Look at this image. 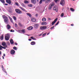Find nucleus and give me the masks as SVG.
Here are the masks:
<instances>
[{"instance_id":"f257e3e1","label":"nucleus","mask_w":79,"mask_h":79,"mask_svg":"<svg viewBox=\"0 0 79 79\" xmlns=\"http://www.w3.org/2000/svg\"><path fill=\"white\" fill-rule=\"evenodd\" d=\"M2 18L4 19V21L5 23L8 24V18L6 16L4 15H2Z\"/></svg>"},{"instance_id":"f03ea898","label":"nucleus","mask_w":79,"mask_h":79,"mask_svg":"<svg viewBox=\"0 0 79 79\" xmlns=\"http://www.w3.org/2000/svg\"><path fill=\"white\" fill-rule=\"evenodd\" d=\"M55 5V3L54 2H52L49 6V7L48 8L49 10H51L52 8V6H54Z\"/></svg>"},{"instance_id":"7ed1b4c3","label":"nucleus","mask_w":79,"mask_h":79,"mask_svg":"<svg viewBox=\"0 0 79 79\" xmlns=\"http://www.w3.org/2000/svg\"><path fill=\"white\" fill-rule=\"evenodd\" d=\"M15 12L17 14H22V11L18 9H16L15 10Z\"/></svg>"},{"instance_id":"20e7f679","label":"nucleus","mask_w":79,"mask_h":79,"mask_svg":"<svg viewBox=\"0 0 79 79\" xmlns=\"http://www.w3.org/2000/svg\"><path fill=\"white\" fill-rule=\"evenodd\" d=\"M10 39V35L7 34L5 36V39L6 40H8Z\"/></svg>"},{"instance_id":"39448f33","label":"nucleus","mask_w":79,"mask_h":79,"mask_svg":"<svg viewBox=\"0 0 79 79\" xmlns=\"http://www.w3.org/2000/svg\"><path fill=\"white\" fill-rule=\"evenodd\" d=\"M60 5L62 6H64L65 5V1L64 0H61L60 3Z\"/></svg>"},{"instance_id":"423d86ee","label":"nucleus","mask_w":79,"mask_h":79,"mask_svg":"<svg viewBox=\"0 0 79 79\" xmlns=\"http://www.w3.org/2000/svg\"><path fill=\"white\" fill-rule=\"evenodd\" d=\"M39 26V24H35L34 25V27L35 29H37V28H38Z\"/></svg>"},{"instance_id":"0eeeda50","label":"nucleus","mask_w":79,"mask_h":79,"mask_svg":"<svg viewBox=\"0 0 79 79\" xmlns=\"http://www.w3.org/2000/svg\"><path fill=\"white\" fill-rule=\"evenodd\" d=\"M47 29V26H43L40 27V30H44V29Z\"/></svg>"},{"instance_id":"6e6552de","label":"nucleus","mask_w":79,"mask_h":79,"mask_svg":"<svg viewBox=\"0 0 79 79\" xmlns=\"http://www.w3.org/2000/svg\"><path fill=\"white\" fill-rule=\"evenodd\" d=\"M6 2L9 5H11V0H6Z\"/></svg>"},{"instance_id":"1a4fd4ad","label":"nucleus","mask_w":79,"mask_h":79,"mask_svg":"<svg viewBox=\"0 0 79 79\" xmlns=\"http://www.w3.org/2000/svg\"><path fill=\"white\" fill-rule=\"evenodd\" d=\"M58 20V18H56L55 20H54V21H53L52 23V25H53V24H54L56 22V21H57V20Z\"/></svg>"},{"instance_id":"9d476101","label":"nucleus","mask_w":79,"mask_h":79,"mask_svg":"<svg viewBox=\"0 0 79 79\" xmlns=\"http://www.w3.org/2000/svg\"><path fill=\"white\" fill-rule=\"evenodd\" d=\"M2 45L5 47H7V45L6 44V43L5 42H3L2 43Z\"/></svg>"},{"instance_id":"9b49d317","label":"nucleus","mask_w":79,"mask_h":79,"mask_svg":"<svg viewBox=\"0 0 79 79\" xmlns=\"http://www.w3.org/2000/svg\"><path fill=\"white\" fill-rule=\"evenodd\" d=\"M10 53L12 55H14L15 53V51L14 50H11L10 51Z\"/></svg>"},{"instance_id":"f8f14e48","label":"nucleus","mask_w":79,"mask_h":79,"mask_svg":"<svg viewBox=\"0 0 79 79\" xmlns=\"http://www.w3.org/2000/svg\"><path fill=\"white\" fill-rule=\"evenodd\" d=\"M31 2L33 4H35L36 2V0H31Z\"/></svg>"},{"instance_id":"ddd939ff","label":"nucleus","mask_w":79,"mask_h":79,"mask_svg":"<svg viewBox=\"0 0 79 79\" xmlns=\"http://www.w3.org/2000/svg\"><path fill=\"white\" fill-rule=\"evenodd\" d=\"M50 2V0H46L45 2V4H49Z\"/></svg>"},{"instance_id":"4468645a","label":"nucleus","mask_w":79,"mask_h":79,"mask_svg":"<svg viewBox=\"0 0 79 79\" xmlns=\"http://www.w3.org/2000/svg\"><path fill=\"white\" fill-rule=\"evenodd\" d=\"M31 21L32 22H35L36 21V19L34 18H32L31 19Z\"/></svg>"},{"instance_id":"2eb2a0df","label":"nucleus","mask_w":79,"mask_h":79,"mask_svg":"<svg viewBox=\"0 0 79 79\" xmlns=\"http://www.w3.org/2000/svg\"><path fill=\"white\" fill-rule=\"evenodd\" d=\"M33 29V27H30L27 28V29L28 30H32Z\"/></svg>"},{"instance_id":"dca6fc26","label":"nucleus","mask_w":79,"mask_h":79,"mask_svg":"<svg viewBox=\"0 0 79 79\" xmlns=\"http://www.w3.org/2000/svg\"><path fill=\"white\" fill-rule=\"evenodd\" d=\"M35 44V42L34 41H32L31 42V45H34Z\"/></svg>"},{"instance_id":"f3484780","label":"nucleus","mask_w":79,"mask_h":79,"mask_svg":"<svg viewBox=\"0 0 79 79\" xmlns=\"http://www.w3.org/2000/svg\"><path fill=\"white\" fill-rule=\"evenodd\" d=\"M7 29H10L11 28V26L10 25H7Z\"/></svg>"},{"instance_id":"a211bd4d","label":"nucleus","mask_w":79,"mask_h":79,"mask_svg":"<svg viewBox=\"0 0 79 79\" xmlns=\"http://www.w3.org/2000/svg\"><path fill=\"white\" fill-rule=\"evenodd\" d=\"M53 10H55V11H56V12H57V11H58V9H57V8H56V7H54L53 8Z\"/></svg>"},{"instance_id":"6ab92c4d","label":"nucleus","mask_w":79,"mask_h":79,"mask_svg":"<svg viewBox=\"0 0 79 79\" xmlns=\"http://www.w3.org/2000/svg\"><path fill=\"white\" fill-rule=\"evenodd\" d=\"M1 67H2V70H3V71L4 72H5V69H4V68L3 67V65H1Z\"/></svg>"},{"instance_id":"aec40b11","label":"nucleus","mask_w":79,"mask_h":79,"mask_svg":"<svg viewBox=\"0 0 79 79\" xmlns=\"http://www.w3.org/2000/svg\"><path fill=\"white\" fill-rule=\"evenodd\" d=\"M42 21H46V18L45 17L43 18L42 19Z\"/></svg>"},{"instance_id":"412c9836","label":"nucleus","mask_w":79,"mask_h":79,"mask_svg":"<svg viewBox=\"0 0 79 79\" xmlns=\"http://www.w3.org/2000/svg\"><path fill=\"white\" fill-rule=\"evenodd\" d=\"M0 1L2 3L4 4L5 3V0H0Z\"/></svg>"},{"instance_id":"4be33fe9","label":"nucleus","mask_w":79,"mask_h":79,"mask_svg":"<svg viewBox=\"0 0 79 79\" xmlns=\"http://www.w3.org/2000/svg\"><path fill=\"white\" fill-rule=\"evenodd\" d=\"M10 42L11 44H13V40L12 39H11L10 40Z\"/></svg>"},{"instance_id":"5701e85b","label":"nucleus","mask_w":79,"mask_h":79,"mask_svg":"<svg viewBox=\"0 0 79 79\" xmlns=\"http://www.w3.org/2000/svg\"><path fill=\"white\" fill-rule=\"evenodd\" d=\"M20 8L21 10H22L23 11H26V10H25V9H24L23 8L21 7H20Z\"/></svg>"},{"instance_id":"b1692460","label":"nucleus","mask_w":79,"mask_h":79,"mask_svg":"<svg viewBox=\"0 0 79 79\" xmlns=\"http://www.w3.org/2000/svg\"><path fill=\"white\" fill-rule=\"evenodd\" d=\"M70 10H71V11H74V9H73V8H70Z\"/></svg>"},{"instance_id":"393cba45","label":"nucleus","mask_w":79,"mask_h":79,"mask_svg":"<svg viewBox=\"0 0 79 79\" xmlns=\"http://www.w3.org/2000/svg\"><path fill=\"white\" fill-rule=\"evenodd\" d=\"M28 6H29V7H32L33 5L32 4H29L28 5Z\"/></svg>"},{"instance_id":"a878e982","label":"nucleus","mask_w":79,"mask_h":79,"mask_svg":"<svg viewBox=\"0 0 79 79\" xmlns=\"http://www.w3.org/2000/svg\"><path fill=\"white\" fill-rule=\"evenodd\" d=\"M27 15L29 16V17H32V15H31L29 13H27Z\"/></svg>"},{"instance_id":"bb28decb","label":"nucleus","mask_w":79,"mask_h":79,"mask_svg":"<svg viewBox=\"0 0 79 79\" xmlns=\"http://www.w3.org/2000/svg\"><path fill=\"white\" fill-rule=\"evenodd\" d=\"M13 18L14 19L15 21H16V17L15 16H13Z\"/></svg>"},{"instance_id":"cd10ccee","label":"nucleus","mask_w":79,"mask_h":79,"mask_svg":"<svg viewBox=\"0 0 79 79\" xmlns=\"http://www.w3.org/2000/svg\"><path fill=\"white\" fill-rule=\"evenodd\" d=\"M64 16V13H62L60 15V16L61 17H63Z\"/></svg>"},{"instance_id":"c85d7f7f","label":"nucleus","mask_w":79,"mask_h":79,"mask_svg":"<svg viewBox=\"0 0 79 79\" xmlns=\"http://www.w3.org/2000/svg\"><path fill=\"white\" fill-rule=\"evenodd\" d=\"M0 39L2 40H3V36L2 35Z\"/></svg>"},{"instance_id":"c756f323","label":"nucleus","mask_w":79,"mask_h":79,"mask_svg":"<svg viewBox=\"0 0 79 79\" xmlns=\"http://www.w3.org/2000/svg\"><path fill=\"white\" fill-rule=\"evenodd\" d=\"M18 24L19 26L20 27H22L23 26V25H22V24H21V23H19Z\"/></svg>"},{"instance_id":"7c9ffc66","label":"nucleus","mask_w":79,"mask_h":79,"mask_svg":"<svg viewBox=\"0 0 79 79\" xmlns=\"http://www.w3.org/2000/svg\"><path fill=\"white\" fill-rule=\"evenodd\" d=\"M21 32H23V33H25V29H23L21 30Z\"/></svg>"},{"instance_id":"2f4dec72","label":"nucleus","mask_w":79,"mask_h":79,"mask_svg":"<svg viewBox=\"0 0 79 79\" xmlns=\"http://www.w3.org/2000/svg\"><path fill=\"white\" fill-rule=\"evenodd\" d=\"M24 3H28L29 2L27 1H24Z\"/></svg>"},{"instance_id":"473e14b6","label":"nucleus","mask_w":79,"mask_h":79,"mask_svg":"<svg viewBox=\"0 0 79 79\" xmlns=\"http://www.w3.org/2000/svg\"><path fill=\"white\" fill-rule=\"evenodd\" d=\"M30 38L31 39H33V40H36V39L35 38H34V37H33V36H32Z\"/></svg>"},{"instance_id":"72a5a7b5","label":"nucleus","mask_w":79,"mask_h":79,"mask_svg":"<svg viewBox=\"0 0 79 79\" xmlns=\"http://www.w3.org/2000/svg\"><path fill=\"white\" fill-rule=\"evenodd\" d=\"M13 49H14V50H17V48H16V47H14L13 48Z\"/></svg>"},{"instance_id":"f704fd0d","label":"nucleus","mask_w":79,"mask_h":79,"mask_svg":"<svg viewBox=\"0 0 79 79\" xmlns=\"http://www.w3.org/2000/svg\"><path fill=\"white\" fill-rule=\"evenodd\" d=\"M47 34V33H44L42 35V37H44V36H45V35Z\"/></svg>"},{"instance_id":"c9c22d12","label":"nucleus","mask_w":79,"mask_h":79,"mask_svg":"<svg viewBox=\"0 0 79 79\" xmlns=\"http://www.w3.org/2000/svg\"><path fill=\"white\" fill-rule=\"evenodd\" d=\"M60 0H54V1L56 3H57L58 2H59Z\"/></svg>"},{"instance_id":"e433bc0d","label":"nucleus","mask_w":79,"mask_h":79,"mask_svg":"<svg viewBox=\"0 0 79 79\" xmlns=\"http://www.w3.org/2000/svg\"><path fill=\"white\" fill-rule=\"evenodd\" d=\"M54 27H55L54 26L51 27L50 28L51 30H52L53 29H54Z\"/></svg>"},{"instance_id":"4c0bfd02","label":"nucleus","mask_w":79,"mask_h":79,"mask_svg":"<svg viewBox=\"0 0 79 79\" xmlns=\"http://www.w3.org/2000/svg\"><path fill=\"white\" fill-rule=\"evenodd\" d=\"M21 4L22 6H23L24 7V4L23 3H22Z\"/></svg>"},{"instance_id":"58836bf2","label":"nucleus","mask_w":79,"mask_h":79,"mask_svg":"<svg viewBox=\"0 0 79 79\" xmlns=\"http://www.w3.org/2000/svg\"><path fill=\"white\" fill-rule=\"evenodd\" d=\"M15 5H17V6H19L18 5V2H15Z\"/></svg>"},{"instance_id":"ea45409f","label":"nucleus","mask_w":79,"mask_h":79,"mask_svg":"<svg viewBox=\"0 0 79 79\" xmlns=\"http://www.w3.org/2000/svg\"><path fill=\"white\" fill-rule=\"evenodd\" d=\"M42 3V0H40L39 2V3L40 4H41V3Z\"/></svg>"},{"instance_id":"a19ab883","label":"nucleus","mask_w":79,"mask_h":79,"mask_svg":"<svg viewBox=\"0 0 79 79\" xmlns=\"http://www.w3.org/2000/svg\"><path fill=\"white\" fill-rule=\"evenodd\" d=\"M10 21L11 23H13V19H10Z\"/></svg>"},{"instance_id":"79ce46f5","label":"nucleus","mask_w":79,"mask_h":79,"mask_svg":"<svg viewBox=\"0 0 79 79\" xmlns=\"http://www.w3.org/2000/svg\"><path fill=\"white\" fill-rule=\"evenodd\" d=\"M2 46L1 45H0V50H2Z\"/></svg>"},{"instance_id":"37998d69","label":"nucleus","mask_w":79,"mask_h":79,"mask_svg":"<svg viewBox=\"0 0 79 79\" xmlns=\"http://www.w3.org/2000/svg\"><path fill=\"white\" fill-rule=\"evenodd\" d=\"M2 48H4V49H6V47H4L2 46Z\"/></svg>"},{"instance_id":"c03bdc74","label":"nucleus","mask_w":79,"mask_h":79,"mask_svg":"<svg viewBox=\"0 0 79 79\" xmlns=\"http://www.w3.org/2000/svg\"><path fill=\"white\" fill-rule=\"evenodd\" d=\"M15 26L16 27H17L18 26V25H17V24L15 23Z\"/></svg>"},{"instance_id":"a18cd8bd","label":"nucleus","mask_w":79,"mask_h":79,"mask_svg":"<svg viewBox=\"0 0 79 79\" xmlns=\"http://www.w3.org/2000/svg\"><path fill=\"white\" fill-rule=\"evenodd\" d=\"M59 21H58V22L57 23V24L55 25V26H56V25H58V24H59Z\"/></svg>"},{"instance_id":"49530a36","label":"nucleus","mask_w":79,"mask_h":79,"mask_svg":"<svg viewBox=\"0 0 79 79\" xmlns=\"http://www.w3.org/2000/svg\"><path fill=\"white\" fill-rule=\"evenodd\" d=\"M42 25H44L45 24L44 22H42L41 23Z\"/></svg>"},{"instance_id":"de8ad7c7","label":"nucleus","mask_w":79,"mask_h":79,"mask_svg":"<svg viewBox=\"0 0 79 79\" xmlns=\"http://www.w3.org/2000/svg\"><path fill=\"white\" fill-rule=\"evenodd\" d=\"M8 17H9V19H10V20L12 19V18H11V17H10V16H9Z\"/></svg>"},{"instance_id":"09e8293b","label":"nucleus","mask_w":79,"mask_h":79,"mask_svg":"<svg viewBox=\"0 0 79 79\" xmlns=\"http://www.w3.org/2000/svg\"><path fill=\"white\" fill-rule=\"evenodd\" d=\"M47 23L46 22H44L45 25H47Z\"/></svg>"},{"instance_id":"8fccbe9b","label":"nucleus","mask_w":79,"mask_h":79,"mask_svg":"<svg viewBox=\"0 0 79 79\" xmlns=\"http://www.w3.org/2000/svg\"><path fill=\"white\" fill-rule=\"evenodd\" d=\"M5 5H6V6H7V5H8V4L5 3Z\"/></svg>"},{"instance_id":"3c124183","label":"nucleus","mask_w":79,"mask_h":79,"mask_svg":"<svg viewBox=\"0 0 79 79\" xmlns=\"http://www.w3.org/2000/svg\"><path fill=\"white\" fill-rule=\"evenodd\" d=\"M28 40H29V41H31V39H28Z\"/></svg>"},{"instance_id":"603ef678","label":"nucleus","mask_w":79,"mask_h":79,"mask_svg":"<svg viewBox=\"0 0 79 79\" xmlns=\"http://www.w3.org/2000/svg\"><path fill=\"white\" fill-rule=\"evenodd\" d=\"M71 26H74V24H71Z\"/></svg>"},{"instance_id":"864d4df0","label":"nucleus","mask_w":79,"mask_h":79,"mask_svg":"<svg viewBox=\"0 0 79 79\" xmlns=\"http://www.w3.org/2000/svg\"><path fill=\"white\" fill-rule=\"evenodd\" d=\"M15 45H18V44H17V43H16L15 44Z\"/></svg>"},{"instance_id":"5fc2aeb1","label":"nucleus","mask_w":79,"mask_h":79,"mask_svg":"<svg viewBox=\"0 0 79 79\" xmlns=\"http://www.w3.org/2000/svg\"><path fill=\"white\" fill-rule=\"evenodd\" d=\"M48 20H51V19L50 18H48Z\"/></svg>"},{"instance_id":"6e6d98bb","label":"nucleus","mask_w":79,"mask_h":79,"mask_svg":"<svg viewBox=\"0 0 79 79\" xmlns=\"http://www.w3.org/2000/svg\"><path fill=\"white\" fill-rule=\"evenodd\" d=\"M49 34H50V32L49 33H48V34H47V35H49Z\"/></svg>"},{"instance_id":"4d7b16f0","label":"nucleus","mask_w":79,"mask_h":79,"mask_svg":"<svg viewBox=\"0 0 79 79\" xmlns=\"http://www.w3.org/2000/svg\"><path fill=\"white\" fill-rule=\"evenodd\" d=\"M36 16H38V14H36Z\"/></svg>"},{"instance_id":"13d9d810","label":"nucleus","mask_w":79,"mask_h":79,"mask_svg":"<svg viewBox=\"0 0 79 79\" xmlns=\"http://www.w3.org/2000/svg\"><path fill=\"white\" fill-rule=\"evenodd\" d=\"M3 56H5V54H3Z\"/></svg>"},{"instance_id":"bf43d9fd","label":"nucleus","mask_w":79,"mask_h":79,"mask_svg":"<svg viewBox=\"0 0 79 79\" xmlns=\"http://www.w3.org/2000/svg\"><path fill=\"white\" fill-rule=\"evenodd\" d=\"M5 72V73H6V74L7 75V72Z\"/></svg>"},{"instance_id":"052dcab7","label":"nucleus","mask_w":79,"mask_h":79,"mask_svg":"<svg viewBox=\"0 0 79 79\" xmlns=\"http://www.w3.org/2000/svg\"><path fill=\"white\" fill-rule=\"evenodd\" d=\"M2 54V52H1V51H0V55H1Z\"/></svg>"},{"instance_id":"680f3d73","label":"nucleus","mask_w":79,"mask_h":79,"mask_svg":"<svg viewBox=\"0 0 79 79\" xmlns=\"http://www.w3.org/2000/svg\"><path fill=\"white\" fill-rule=\"evenodd\" d=\"M10 32H13V30H10Z\"/></svg>"},{"instance_id":"e2e57ef3","label":"nucleus","mask_w":79,"mask_h":79,"mask_svg":"<svg viewBox=\"0 0 79 79\" xmlns=\"http://www.w3.org/2000/svg\"><path fill=\"white\" fill-rule=\"evenodd\" d=\"M37 2H39V0H36Z\"/></svg>"},{"instance_id":"0e129e2a","label":"nucleus","mask_w":79,"mask_h":79,"mask_svg":"<svg viewBox=\"0 0 79 79\" xmlns=\"http://www.w3.org/2000/svg\"><path fill=\"white\" fill-rule=\"evenodd\" d=\"M3 59H4V57L3 56H2Z\"/></svg>"},{"instance_id":"69168bd1","label":"nucleus","mask_w":79,"mask_h":79,"mask_svg":"<svg viewBox=\"0 0 79 79\" xmlns=\"http://www.w3.org/2000/svg\"><path fill=\"white\" fill-rule=\"evenodd\" d=\"M45 0H43V2H45Z\"/></svg>"},{"instance_id":"338daca9","label":"nucleus","mask_w":79,"mask_h":79,"mask_svg":"<svg viewBox=\"0 0 79 79\" xmlns=\"http://www.w3.org/2000/svg\"><path fill=\"white\" fill-rule=\"evenodd\" d=\"M19 32H20V31H21V30H19Z\"/></svg>"},{"instance_id":"774afa93","label":"nucleus","mask_w":79,"mask_h":79,"mask_svg":"<svg viewBox=\"0 0 79 79\" xmlns=\"http://www.w3.org/2000/svg\"><path fill=\"white\" fill-rule=\"evenodd\" d=\"M13 32H15V30H13Z\"/></svg>"}]
</instances>
